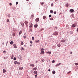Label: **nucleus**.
I'll list each match as a JSON object with an SVG mask.
<instances>
[{
	"instance_id": "3",
	"label": "nucleus",
	"mask_w": 78,
	"mask_h": 78,
	"mask_svg": "<svg viewBox=\"0 0 78 78\" xmlns=\"http://www.w3.org/2000/svg\"><path fill=\"white\" fill-rule=\"evenodd\" d=\"M39 18H37L35 20V21L36 22H39Z\"/></svg>"
},
{
	"instance_id": "40",
	"label": "nucleus",
	"mask_w": 78,
	"mask_h": 78,
	"mask_svg": "<svg viewBox=\"0 0 78 78\" xmlns=\"http://www.w3.org/2000/svg\"><path fill=\"white\" fill-rule=\"evenodd\" d=\"M23 37L24 39H25V38H26V36H25V35H24Z\"/></svg>"
},
{
	"instance_id": "7",
	"label": "nucleus",
	"mask_w": 78,
	"mask_h": 78,
	"mask_svg": "<svg viewBox=\"0 0 78 78\" xmlns=\"http://www.w3.org/2000/svg\"><path fill=\"white\" fill-rule=\"evenodd\" d=\"M50 13H51V14H53V11L52 10H50Z\"/></svg>"
},
{
	"instance_id": "48",
	"label": "nucleus",
	"mask_w": 78,
	"mask_h": 78,
	"mask_svg": "<svg viewBox=\"0 0 78 78\" xmlns=\"http://www.w3.org/2000/svg\"><path fill=\"white\" fill-rule=\"evenodd\" d=\"M30 43L31 44H33V42H32V41H30Z\"/></svg>"
},
{
	"instance_id": "18",
	"label": "nucleus",
	"mask_w": 78,
	"mask_h": 78,
	"mask_svg": "<svg viewBox=\"0 0 78 78\" xmlns=\"http://www.w3.org/2000/svg\"><path fill=\"white\" fill-rule=\"evenodd\" d=\"M21 49L22 50H24L25 49V48H23V47H22L21 48Z\"/></svg>"
},
{
	"instance_id": "1",
	"label": "nucleus",
	"mask_w": 78,
	"mask_h": 78,
	"mask_svg": "<svg viewBox=\"0 0 78 78\" xmlns=\"http://www.w3.org/2000/svg\"><path fill=\"white\" fill-rule=\"evenodd\" d=\"M41 53H40L41 55H43L44 54V48H41Z\"/></svg>"
},
{
	"instance_id": "59",
	"label": "nucleus",
	"mask_w": 78,
	"mask_h": 78,
	"mask_svg": "<svg viewBox=\"0 0 78 78\" xmlns=\"http://www.w3.org/2000/svg\"><path fill=\"white\" fill-rule=\"evenodd\" d=\"M26 27H28V25H27V24H26Z\"/></svg>"
},
{
	"instance_id": "51",
	"label": "nucleus",
	"mask_w": 78,
	"mask_h": 78,
	"mask_svg": "<svg viewBox=\"0 0 78 78\" xmlns=\"http://www.w3.org/2000/svg\"><path fill=\"white\" fill-rule=\"evenodd\" d=\"M76 31H77V32H78V28H77V29Z\"/></svg>"
},
{
	"instance_id": "26",
	"label": "nucleus",
	"mask_w": 78,
	"mask_h": 78,
	"mask_svg": "<svg viewBox=\"0 0 78 78\" xmlns=\"http://www.w3.org/2000/svg\"><path fill=\"white\" fill-rule=\"evenodd\" d=\"M13 58H14V55L13 54L11 58V59H13Z\"/></svg>"
},
{
	"instance_id": "23",
	"label": "nucleus",
	"mask_w": 78,
	"mask_h": 78,
	"mask_svg": "<svg viewBox=\"0 0 78 78\" xmlns=\"http://www.w3.org/2000/svg\"><path fill=\"white\" fill-rule=\"evenodd\" d=\"M46 18V17L45 16H44L43 17V19H45Z\"/></svg>"
},
{
	"instance_id": "11",
	"label": "nucleus",
	"mask_w": 78,
	"mask_h": 78,
	"mask_svg": "<svg viewBox=\"0 0 78 78\" xmlns=\"http://www.w3.org/2000/svg\"><path fill=\"white\" fill-rule=\"evenodd\" d=\"M10 44L11 45H12V44H14V42L13 41H11L10 42Z\"/></svg>"
},
{
	"instance_id": "15",
	"label": "nucleus",
	"mask_w": 78,
	"mask_h": 78,
	"mask_svg": "<svg viewBox=\"0 0 78 78\" xmlns=\"http://www.w3.org/2000/svg\"><path fill=\"white\" fill-rule=\"evenodd\" d=\"M3 73H5L6 72V70L5 69H3Z\"/></svg>"
},
{
	"instance_id": "63",
	"label": "nucleus",
	"mask_w": 78,
	"mask_h": 78,
	"mask_svg": "<svg viewBox=\"0 0 78 78\" xmlns=\"http://www.w3.org/2000/svg\"><path fill=\"white\" fill-rule=\"evenodd\" d=\"M36 62H37V61H36Z\"/></svg>"
},
{
	"instance_id": "5",
	"label": "nucleus",
	"mask_w": 78,
	"mask_h": 78,
	"mask_svg": "<svg viewBox=\"0 0 78 78\" xmlns=\"http://www.w3.org/2000/svg\"><path fill=\"white\" fill-rule=\"evenodd\" d=\"M13 45L14 46V48H17V46L16 45V44H14Z\"/></svg>"
},
{
	"instance_id": "45",
	"label": "nucleus",
	"mask_w": 78,
	"mask_h": 78,
	"mask_svg": "<svg viewBox=\"0 0 78 78\" xmlns=\"http://www.w3.org/2000/svg\"><path fill=\"white\" fill-rule=\"evenodd\" d=\"M9 5H10V6H12V3H9Z\"/></svg>"
},
{
	"instance_id": "37",
	"label": "nucleus",
	"mask_w": 78,
	"mask_h": 78,
	"mask_svg": "<svg viewBox=\"0 0 78 78\" xmlns=\"http://www.w3.org/2000/svg\"><path fill=\"white\" fill-rule=\"evenodd\" d=\"M37 74L36 75H35V78H37Z\"/></svg>"
},
{
	"instance_id": "57",
	"label": "nucleus",
	"mask_w": 78,
	"mask_h": 78,
	"mask_svg": "<svg viewBox=\"0 0 78 78\" xmlns=\"http://www.w3.org/2000/svg\"><path fill=\"white\" fill-rule=\"evenodd\" d=\"M55 2H57L58 1V0H55Z\"/></svg>"
},
{
	"instance_id": "14",
	"label": "nucleus",
	"mask_w": 78,
	"mask_h": 78,
	"mask_svg": "<svg viewBox=\"0 0 78 78\" xmlns=\"http://www.w3.org/2000/svg\"><path fill=\"white\" fill-rule=\"evenodd\" d=\"M30 28H31L32 27V23H31L29 26Z\"/></svg>"
},
{
	"instance_id": "52",
	"label": "nucleus",
	"mask_w": 78,
	"mask_h": 78,
	"mask_svg": "<svg viewBox=\"0 0 78 78\" xmlns=\"http://www.w3.org/2000/svg\"><path fill=\"white\" fill-rule=\"evenodd\" d=\"M70 54H72V52H70Z\"/></svg>"
},
{
	"instance_id": "42",
	"label": "nucleus",
	"mask_w": 78,
	"mask_h": 78,
	"mask_svg": "<svg viewBox=\"0 0 78 78\" xmlns=\"http://www.w3.org/2000/svg\"><path fill=\"white\" fill-rule=\"evenodd\" d=\"M51 6H53V3L51 4Z\"/></svg>"
},
{
	"instance_id": "27",
	"label": "nucleus",
	"mask_w": 78,
	"mask_h": 78,
	"mask_svg": "<svg viewBox=\"0 0 78 78\" xmlns=\"http://www.w3.org/2000/svg\"><path fill=\"white\" fill-rule=\"evenodd\" d=\"M35 42L37 43V42H39V40H37L35 41Z\"/></svg>"
},
{
	"instance_id": "53",
	"label": "nucleus",
	"mask_w": 78,
	"mask_h": 78,
	"mask_svg": "<svg viewBox=\"0 0 78 78\" xmlns=\"http://www.w3.org/2000/svg\"><path fill=\"white\" fill-rule=\"evenodd\" d=\"M55 28H56V29H57V28H58V27H55Z\"/></svg>"
},
{
	"instance_id": "12",
	"label": "nucleus",
	"mask_w": 78,
	"mask_h": 78,
	"mask_svg": "<svg viewBox=\"0 0 78 78\" xmlns=\"http://www.w3.org/2000/svg\"><path fill=\"white\" fill-rule=\"evenodd\" d=\"M14 63L15 64H18V62L16 61H15L14 62Z\"/></svg>"
},
{
	"instance_id": "4",
	"label": "nucleus",
	"mask_w": 78,
	"mask_h": 78,
	"mask_svg": "<svg viewBox=\"0 0 78 78\" xmlns=\"http://www.w3.org/2000/svg\"><path fill=\"white\" fill-rule=\"evenodd\" d=\"M70 12H74V10L73 9H70V10L69 11Z\"/></svg>"
},
{
	"instance_id": "8",
	"label": "nucleus",
	"mask_w": 78,
	"mask_h": 78,
	"mask_svg": "<svg viewBox=\"0 0 78 78\" xmlns=\"http://www.w3.org/2000/svg\"><path fill=\"white\" fill-rule=\"evenodd\" d=\"M30 67H34V65L33 64H30Z\"/></svg>"
},
{
	"instance_id": "44",
	"label": "nucleus",
	"mask_w": 78,
	"mask_h": 78,
	"mask_svg": "<svg viewBox=\"0 0 78 78\" xmlns=\"http://www.w3.org/2000/svg\"><path fill=\"white\" fill-rule=\"evenodd\" d=\"M55 47H53L52 48H53V49H54L55 48Z\"/></svg>"
},
{
	"instance_id": "34",
	"label": "nucleus",
	"mask_w": 78,
	"mask_h": 78,
	"mask_svg": "<svg viewBox=\"0 0 78 78\" xmlns=\"http://www.w3.org/2000/svg\"><path fill=\"white\" fill-rule=\"evenodd\" d=\"M7 22H9V19H7Z\"/></svg>"
},
{
	"instance_id": "16",
	"label": "nucleus",
	"mask_w": 78,
	"mask_h": 78,
	"mask_svg": "<svg viewBox=\"0 0 78 78\" xmlns=\"http://www.w3.org/2000/svg\"><path fill=\"white\" fill-rule=\"evenodd\" d=\"M59 65H61V63H60L58 64H57L56 65V67H58V66H59Z\"/></svg>"
},
{
	"instance_id": "54",
	"label": "nucleus",
	"mask_w": 78,
	"mask_h": 78,
	"mask_svg": "<svg viewBox=\"0 0 78 78\" xmlns=\"http://www.w3.org/2000/svg\"><path fill=\"white\" fill-rule=\"evenodd\" d=\"M24 47H27V46L25 45H24Z\"/></svg>"
},
{
	"instance_id": "49",
	"label": "nucleus",
	"mask_w": 78,
	"mask_h": 78,
	"mask_svg": "<svg viewBox=\"0 0 78 78\" xmlns=\"http://www.w3.org/2000/svg\"><path fill=\"white\" fill-rule=\"evenodd\" d=\"M3 52L4 53H6V51H3Z\"/></svg>"
},
{
	"instance_id": "50",
	"label": "nucleus",
	"mask_w": 78,
	"mask_h": 78,
	"mask_svg": "<svg viewBox=\"0 0 78 78\" xmlns=\"http://www.w3.org/2000/svg\"><path fill=\"white\" fill-rule=\"evenodd\" d=\"M42 30H44V29L42 28L41 29V31H42Z\"/></svg>"
},
{
	"instance_id": "24",
	"label": "nucleus",
	"mask_w": 78,
	"mask_h": 78,
	"mask_svg": "<svg viewBox=\"0 0 78 78\" xmlns=\"http://www.w3.org/2000/svg\"><path fill=\"white\" fill-rule=\"evenodd\" d=\"M34 27H35V28H37V24H36L34 25Z\"/></svg>"
},
{
	"instance_id": "46",
	"label": "nucleus",
	"mask_w": 78,
	"mask_h": 78,
	"mask_svg": "<svg viewBox=\"0 0 78 78\" xmlns=\"http://www.w3.org/2000/svg\"><path fill=\"white\" fill-rule=\"evenodd\" d=\"M49 16V17H51V15H50Z\"/></svg>"
},
{
	"instance_id": "29",
	"label": "nucleus",
	"mask_w": 78,
	"mask_h": 78,
	"mask_svg": "<svg viewBox=\"0 0 78 78\" xmlns=\"http://www.w3.org/2000/svg\"><path fill=\"white\" fill-rule=\"evenodd\" d=\"M10 14H9L8 15V17H10Z\"/></svg>"
},
{
	"instance_id": "25",
	"label": "nucleus",
	"mask_w": 78,
	"mask_h": 78,
	"mask_svg": "<svg viewBox=\"0 0 78 78\" xmlns=\"http://www.w3.org/2000/svg\"><path fill=\"white\" fill-rule=\"evenodd\" d=\"M50 20H53V18H50Z\"/></svg>"
},
{
	"instance_id": "19",
	"label": "nucleus",
	"mask_w": 78,
	"mask_h": 78,
	"mask_svg": "<svg viewBox=\"0 0 78 78\" xmlns=\"http://www.w3.org/2000/svg\"><path fill=\"white\" fill-rule=\"evenodd\" d=\"M72 27H73V28H74V27H75V24H73L72 25Z\"/></svg>"
},
{
	"instance_id": "64",
	"label": "nucleus",
	"mask_w": 78,
	"mask_h": 78,
	"mask_svg": "<svg viewBox=\"0 0 78 78\" xmlns=\"http://www.w3.org/2000/svg\"><path fill=\"white\" fill-rule=\"evenodd\" d=\"M20 58H22V57H21V56H20Z\"/></svg>"
},
{
	"instance_id": "17",
	"label": "nucleus",
	"mask_w": 78,
	"mask_h": 78,
	"mask_svg": "<svg viewBox=\"0 0 78 78\" xmlns=\"http://www.w3.org/2000/svg\"><path fill=\"white\" fill-rule=\"evenodd\" d=\"M52 73L53 74H55V71H53L52 72Z\"/></svg>"
},
{
	"instance_id": "61",
	"label": "nucleus",
	"mask_w": 78,
	"mask_h": 78,
	"mask_svg": "<svg viewBox=\"0 0 78 78\" xmlns=\"http://www.w3.org/2000/svg\"><path fill=\"white\" fill-rule=\"evenodd\" d=\"M23 69V68H22L21 69V70H22Z\"/></svg>"
},
{
	"instance_id": "31",
	"label": "nucleus",
	"mask_w": 78,
	"mask_h": 78,
	"mask_svg": "<svg viewBox=\"0 0 78 78\" xmlns=\"http://www.w3.org/2000/svg\"><path fill=\"white\" fill-rule=\"evenodd\" d=\"M21 45H23V42H22L21 43Z\"/></svg>"
},
{
	"instance_id": "6",
	"label": "nucleus",
	"mask_w": 78,
	"mask_h": 78,
	"mask_svg": "<svg viewBox=\"0 0 78 78\" xmlns=\"http://www.w3.org/2000/svg\"><path fill=\"white\" fill-rule=\"evenodd\" d=\"M34 74H36L37 73V71H35L34 72Z\"/></svg>"
},
{
	"instance_id": "32",
	"label": "nucleus",
	"mask_w": 78,
	"mask_h": 78,
	"mask_svg": "<svg viewBox=\"0 0 78 78\" xmlns=\"http://www.w3.org/2000/svg\"><path fill=\"white\" fill-rule=\"evenodd\" d=\"M34 17V15H32L31 16V18H33V17Z\"/></svg>"
},
{
	"instance_id": "43",
	"label": "nucleus",
	"mask_w": 78,
	"mask_h": 78,
	"mask_svg": "<svg viewBox=\"0 0 78 78\" xmlns=\"http://www.w3.org/2000/svg\"><path fill=\"white\" fill-rule=\"evenodd\" d=\"M32 40H34V37H32Z\"/></svg>"
},
{
	"instance_id": "33",
	"label": "nucleus",
	"mask_w": 78,
	"mask_h": 78,
	"mask_svg": "<svg viewBox=\"0 0 78 78\" xmlns=\"http://www.w3.org/2000/svg\"><path fill=\"white\" fill-rule=\"evenodd\" d=\"M69 6V4H68V3L66 4V6Z\"/></svg>"
},
{
	"instance_id": "39",
	"label": "nucleus",
	"mask_w": 78,
	"mask_h": 78,
	"mask_svg": "<svg viewBox=\"0 0 78 78\" xmlns=\"http://www.w3.org/2000/svg\"><path fill=\"white\" fill-rule=\"evenodd\" d=\"M19 3V2H16V5H17V4H18Z\"/></svg>"
},
{
	"instance_id": "30",
	"label": "nucleus",
	"mask_w": 78,
	"mask_h": 78,
	"mask_svg": "<svg viewBox=\"0 0 78 78\" xmlns=\"http://www.w3.org/2000/svg\"><path fill=\"white\" fill-rule=\"evenodd\" d=\"M25 24H26V25H27V24H28V22L25 21Z\"/></svg>"
},
{
	"instance_id": "9",
	"label": "nucleus",
	"mask_w": 78,
	"mask_h": 78,
	"mask_svg": "<svg viewBox=\"0 0 78 78\" xmlns=\"http://www.w3.org/2000/svg\"><path fill=\"white\" fill-rule=\"evenodd\" d=\"M22 33V31H20L19 33V35H20V34H21Z\"/></svg>"
},
{
	"instance_id": "47",
	"label": "nucleus",
	"mask_w": 78,
	"mask_h": 78,
	"mask_svg": "<svg viewBox=\"0 0 78 78\" xmlns=\"http://www.w3.org/2000/svg\"><path fill=\"white\" fill-rule=\"evenodd\" d=\"M42 62H44V59H42Z\"/></svg>"
},
{
	"instance_id": "58",
	"label": "nucleus",
	"mask_w": 78,
	"mask_h": 78,
	"mask_svg": "<svg viewBox=\"0 0 78 78\" xmlns=\"http://www.w3.org/2000/svg\"><path fill=\"white\" fill-rule=\"evenodd\" d=\"M7 44H8V41H7V44H6V45H7Z\"/></svg>"
},
{
	"instance_id": "13",
	"label": "nucleus",
	"mask_w": 78,
	"mask_h": 78,
	"mask_svg": "<svg viewBox=\"0 0 78 78\" xmlns=\"http://www.w3.org/2000/svg\"><path fill=\"white\" fill-rule=\"evenodd\" d=\"M47 53H48V54H51V51H48L47 52Z\"/></svg>"
},
{
	"instance_id": "60",
	"label": "nucleus",
	"mask_w": 78,
	"mask_h": 78,
	"mask_svg": "<svg viewBox=\"0 0 78 78\" xmlns=\"http://www.w3.org/2000/svg\"><path fill=\"white\" fill-rule=\"evenodd\" d=\"M2 44H3V45H4V43H2Z\"/></svg>"
},
{
	"instance_id": "62",
	"label": "nucleus",
	"mask_w": 78,
	"mask_h": 78,
	"mask_svg": "<svg viewBox=\"0 0 78 78\" xmlns=\"http://www.w3.org/2000/svg\"><path fill=\"white\" fill-rule=\"evenodd\" d=\"M27 1V2H28V1H29V0H26Z\"/></svg>"
},
{
	"instance_id": "35",
	"label": "nucleus",
	"mask_w": 78,
	"mask_h": 78,
	"mask_svg": "<svg viewBox=\"0 0 78 78\" xmlns=\"http://www.w3.org/2000/svg\"><path fill=\"white\" fill-rule=\"evenodd\" d=\"M13 59H14V60H16V57H14L13 58Z\"/></svg>"
},
{
	"instance_id": "41",
	"label": "nucleus",
	"mask_w": 78,
	"mask_h": 78,
	"mask_svg": "<svg viewBox=\"0 0 78 78\" xmlns=\"http://www.w3.org/2000/svg\"><path fill=\"white\" fill-rule=\"evenodd\" d=\"M55 62V61L54 60L52 61V63H54V62Z\"/></svg>"
},
{
	"instance_id": "55",
	"label": "nucleus",
	"mask_w": 78,
	"mask_h": 78,
	"mask_svg": "<svg viewBox=\"0 0 78 78\" xmlns=\"http://www.w3.org/2000/svg\"><path fill=\"white\" fill-rule=\"evenodd\" d=\"M48 71H49V72H50V69H48Z\"/></svg>"
},
{
	"instance_id": "38",
	"label": "nucleus",
	"mask_w": 78,
	"mask_h": 78,
	"mask_svg": "<svg viewBox=\"0 0 78 78\" xmlns=\"http://www.w3.org/2000/svg\"><path fill=\"white\" fill-rule=\"evenodd\" d=\"M75 65H76V66H77V65H78V63H75Z\"/></svg>"
},
{
	"instance_id": "2",
	"label": "nucleus",
	"mask_w": 78,
	"mask_h": 78,
	"mask_svg": "<svg viewBox=\"0 0 78 78\" xmlns=\"http://www.w3.org/2000/svg\"><path fill=\"white\" fill-rule=\"evenodd\" d=\"M54 35H58V32H55L54 33V34H53Z\"/></svg>"
},
{
	"instance_id": "56",
	"label": "nucleus",
	"mask_w": 78,
	"mask_h": 78,
	"mask_svg": "<svg viewBox=\"0 0 78 78\" xmlns=\"http://www.w3.org/2000/svg\"><path fill=\"white\" fill-rule=\"evenodd\" d=\"M70 72H71V71L69 72V73H70Z\"/></svg>"
},
{
	"instance_id": "10",
	"label": "nucleus",
	"mask_w": 78,
	"mask_h": 78,
	"mask_svg": "<svg viewBox=\"0 0 78 78\" xmlns=\"http://www.w3.org/2000/svg\"><path fill=\"white\" fill-rule=\"evenodd\" d=\"M37 69V68L35 67L34 68H33L32 70H36Z\"/></svg>"
},
{
	"instance_id": "22",
	"label": "nucleus",
	"mask_w": 78,
	"mask_h": 78,
	"mask_svg": "<svg viewBox=\"0 0 78 78\" xmlns=\"http://www.w3.org/2000/svg\"><path fill=\"white\" fill-rule=\"evenodd\" d=\"M61 42H65V40H61Z\"/></svg>"
},
{
	"instance_id": "36",
	"label": "nucleus",
	"mask_w": 78,
	"mask_h": 78,
	"mask_svg": "<svg viewBox=\"0 0 78 78\" xmlns=\"http://www.w3.org/2000/svg\"><path fill=\"white\" fill-rule=\"evenodd\" d=\"M54 14H56V12L55 11V12H54Z\"/></svg>"
},
{
	"instance_id": "20",
	"label": "nucleus",
	"mask_w": 78,
	"mask_h": 78,
	"mask_svg": "<svg viewBox=\"0 0 78 78\" xmlns=\"http://www.w3.org/2000/svg\"><path fill=\"white\" fill-rule=\"evenodd\" d=\"M57 46L58 47H61V44H58L57 45Z\"/></svg>"
},
{
	"instance_id": "28",
	"label": "nucleus",
	"mask_w": 78,
	"mask_h": 78,
	"mask_svg": "<svg viewBox=\"0 0 78 78\" xmlns=\"http://www.w3.org/2000/svg\"><path fill=\"white\" fill-rule=\"evenodd\" d=\"M41 5H43V4H44V2H41L40 3Z\"/></svg>"
},
{
	"instance_id": "21",
	"label": "nucleus",
	"mask_w": 78,
	"mask_h": 78,
	"mask_svg": "<svg viewBox=\"0 0 78 78\" xmlns=\"http://www.w3.org/2000/svg\"><path fill=\"white\" fill-rule=\"evenodd\" d=\"M16 35V34H15V33H13V34H12V36L14 37V36H15Z\"/></svg>"
}]
</instances>
